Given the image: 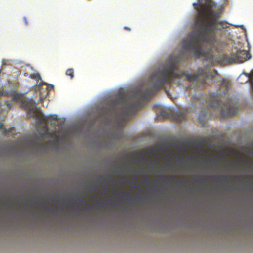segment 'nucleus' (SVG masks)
<instances>
[{
  "mask_svg": "<svg viewBox=\"0 0 253 253\" xmlns=\"http://www.w3.org/2000/svg\"><path fill=\"white\" fill-rule=\"evenodd\" d=\"M193 6L197 11L195 17L194 32L183 41L182 48L185 51H193L196 58L202 55L206 44L222 50L226 44L216 38V33L228 32L230 27L224 22L219 20L222 9L212 0H198Z\"/></svg>",
  "mask_w": 253,
  "mask_h": 253,
  "instance_id": "nucleus-1",
  "label": "nucleus"
},
{
  "mask_svg": "<svg viewBox=\"0 0 253 253\" xmlns=\"http://www.w3.org/2000/svg\"><path fill=\"white\" fill-rule=\"evenodd\" d=\"M178 61L173 60L169 61L164 69L155 73L152 76L154 84L151 89H145L141 93V99L136 102L125 105V98L121 96L119 99V104H122L120 113L126 116H134L138 110L142 106L143 100H147L151 98L155 91L164 87L165 84H170L172 80L177 77H180L179 73H175L174 70L177 68Z\"/></svg>",
  "mask_w": 253,
  "mask_h": 253,
  "instance_id": "nucleus-2",
  "label": "nucleus"
},
{
  "mask_svg": "<svg viewBox=\"0 0 253 253\" xmlns=\"http://www.w3.org/2000/svg\"><path fill=\"white\" fill-rule=\"evenodd\" d=\"M210 107L217 110L223 118L233 116L238 112V107L236 104L231 100H227L226 102H223L218 95L212 94L210 96Z\"/></svg>",
  "mask_w": 253,
  "mask_h": 253,
  "instance_id": "nucleus-3",
  "label": "nucleus"
},
{
  "mask_svg": "<svg viewBox=\"0 0 253 253\" xmlns=\"http://www.w3.org/2000/svg\"><path fill=\"white\" fill-rule=\"evenodd\" d=\"M21 106L27 110V114L31 117L36 118L40 120L41 123L46 124L48 120H57V116L56 115H50L48 117L44 116L37 108L35 102L32 99H25L21 103Z\"/></svg>",
  "mask_w": 253,
  "mask_h": 253,
  "instance_id": "nucleus-4",
  "label": "nucleus"
},
{
  "mask_svg": "<svg viewBox=\"0 0 253 253\" xmlns=\"http://www.w3.org/2000/svg\"><path fill=\"white\" fill-rule=\"evenodd\" d=\"M250 53L247 50H240L235 53L219 56L217 62L221 63H242L251 58Z\"/></svg>",
  "mask_w": 253,
  "mask_h": 253,
  "instance_id": "nucleus-5",
  "label": "nucleus"
},
{
  "mask_svg": "<svg viewBox=\"0 0 253 253\" xmlns=\"http://www.w3.org/2000/svg\"><path fill=\"white\" fill-rule=\"evenodd\" d=\"M209 69L208 71L203 68H199L198 69L197 74L188 73L184 72V74L186 75L187 79L192 82L193 85H191L190 88L193 87L194 88L198 87V85H205L207 84L206 79L209 78Z\"/></svg>",
  "mask_w": 253,
  "mask_h": 253,
  "instance_id": "nucleus-6",
  "label": "nucleus"
},
{
  "mask_svg": "<svg viewBox=\"0 0 253 253\" xmlns=\"http://www.w3.org/2000/svg\"><path fill=\"white\" fill-rule=\"evenodd\" d=\"M46 84V83L42 81L36 87V89L39 92L40 100L44 99L48 96V91Z\"/></svg>",
  "mask_w": 253,
  "mask_h": 253,
  "instance_id": "nucleus-7",
  "label": "nucleus"
},
{
  "mask_svg": "<svg viewBox=\"0 0 253 253\" xmlns=\"http://www.w3.org/2000/svg\"><path fill=\"white\" fill-rule=\"evenodd\" d=\"M231 86L230 82L226 79H222L220 81V92L225 95L228 93Z\"/></svg>",
  "mask_w": 253,
  "mask_h": 253,
  "instance_id": "nucleus-8",
  "label": "nucleus"
},
{
  "mask_svg": "<svg viewBox=\"0 0 253 253\" xmlns=\"http://www.w3.org/2000/svg\"><path fill=\"white\" fill-rule=\"evenodd\" d=\"M186 115L184 112L178 111L176 112L173 115L174 120L177 122H180L184 120Z\"/></svg>",
  "mask_w": 253,
  "mask_h": 253,
  "instance_id": "nucleus-9",
  "label": "nucleus"
},
{
  "mask_svg": "<svg viewBox=\"0 0 253 253\" xmlns=\"http://www.w3.org/2000/svg\"><path fill=\"white\" fill-rule=\"evenodd\" d=\"M0 129L5 134H8L10 131L9 130H7L4 126L2 123H0Z\"/></svg>",
  "mask_w": 253,
  "mask_h": 253,
  "instance_id": "nucleus-10",
  "label": "nucleus"
},
{
  "mask_svg": "<svg viewBox=\"0 0 253 253\" xmlns=\"http://www.w3.org/2000/svg\"><path fill=\"white\" fill-rule=\"evenodd\" d=\"M66 74L70 76L71 78L74 77V70L73 68H69L66 70Z\"/></svg>",
  "mask_w": 253,
  "mask_h": 253,
  "instance_id": "nucleus-11",
  "label": "nucleus"
},
{
  "mask_svg": "<svg viewBox=\"0 0 253 253\" xmlns=\"http://www.w3.org/2000/svg\"><path fill=\"white\" fill-rule=\"evenodd\" d=\"M29 77L31 78L35 79H37V80L41 79L40 75L38 73L31 74L29 75Z\"/></svg>",
  "mask_w": 253,
  "mask_h": 253,
  "instance_id": "nucleus-12",
  "label": "nucleus"
},
{
  "mask_svg": "<svg viewBox=\"0 0 253 253\" xmlns=\"http://www.w3.org/2000/svg\"><path fill=\"white\" fill-rule=\"evenodd\" d=\"M46 87H47V88L48 89V94L49 93L50 91H51L54 88L53 85L48 84L47 83L46 84Z\"/></svg>",
  "mask_w": 253,
  "mask_h": 253,
  "instance_id": "nucleus-13",
  "label": "nucleus"
},
{
  "mask_svg": "<svg viewBox=\"0 0 253 253\" xmlns=\"http://www.w3.org/2000/svg\"><path fill=\"white\" fill-rule=\"evenodd\" d=\"M23 20H24V21L25 22V24L26 25H27L28 24V21H27V20L26 18V17H24L23 18Z\"/></svg>",
  "mask_w": 253,
  "mask_h": 253,
  "instance_id": "nucleus-14",
  "label": "nucleus"
},
{
  "mask_svg": "<svg viewBox=\"0 0 253 253\" xmlns=\"http://www.w3.org/2000/svg\"><path fill=\"white\" fill-rule=\"evenodd\" d=\"M218 177H219V179H223L224 178H227L228 176H224L222 177H221L220 176H219Z\"/></svg>",
  "mask_w": 253,
  "mask_h": 253,
  "instance_id": "nucleus-15",
  "label": "nucleus"
},
{
  "mask_svg": "<svg viewBox=\"0 0 253 253\" xmlns=\"http://www.w3.org/2000/svg\"><path fill=\"white\" fill-rule=\"evenodd\" d=\"M124 29L125 30H128V31H131V29L130 28L128 27H125L124 28Z\"/></svg>",
  "mask_w": 253,
  "mask_h": 253,
  "instance_id": "nucleus-16",
  "label": "nucleus"
},
{
  "mask_svg": "<svg viewBox=\"0 0 253 253\" xmlns=\"http://www.w3.org/2000/svg\"><path fill=\"white\" fill-rule=\"evenodd\" d=\"M165 114H166V112H161V114L162 116H165Z\"/></svg>",
  "mask_w": 253,
  "mask_h": 253,
  "instance_id": "nucleus-17",
  "label": "nucleus"
},
{
  "mask_svg": "<svg viewBox=\"0 0 253 253\" xmlns=\"http://www.w3.org/2000/svg\"><path fill=\"white\" fill-rule=\"evenodd\" d=\"M10 104H7V106H8V107L9 109L10 108Z\"/></svg>",
  "mask_w": 253,
  "mask_h": 253,
  "instance_id": "nucleus-18",
  "label": "nucleus"
},
{
  "mask_svg": "<svg viewBox=\"0 0 253 253\" xmlns=\"http://www.w3.org/2000/svg\"><path fill=\"white\" fill-rule=\"evenodd\" d=\"M226 166L227 167H228V166H229V165H228V164H226Z\"/></svg>",
  "mask_w": 253,
  "mask_h": 253,
  "instance_id": "nucleus-19",
  "label": "nucleus"
}]
</instances>
